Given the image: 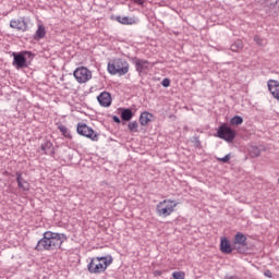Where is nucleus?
<instances>
[{"label":"nucleus","mask_w":279,"mask_h":279,"mask_svg":"<svg viewBox=\"0 0 279 279\" xmlns=\"http://www.w3.org/2000/svg\"><path fill=\"white\" fill-rule=\"evenodd\" d=\"M64 241H66V234L46 231L43 239L37 242L35 250L37 252H51L53 250H60Z\"/></svg>","instance_id":"f257e3e1"},{"label":"nucleus","mask_w":279,"mask_h":279,"mask_svg":"<svg viewBox=\"0 0 279 279\" xmlns=\"http://www.w3.org/2000/svg\"><path fill=\"white\" fill-rule=\"evenodd\" d=\"M113 260L114 258H112V255L93 257L87 265V270L89 274H104Z\"/></svg>","instance_id":"f03ea898"},{"label":"nucleus","mask_w":279,"mask_h":279,"mask_svg":"<svg viewBox=\"0 0 279 279\" xmlns=\"http://www.w3.org/2000/svg\"><path fill=\"white\" fill-rule=\"evenodd\" d=\"M178 203L171 199H163L156 206V211L159 217H169L174 210Z\"/></svg>","instance_id":"7ed1b4c3"},{"label":"nucleus","mask_w":279,"mask_h":279,"mask_svg":"<svg viewBox=\"0 0 279 279\" xmlns=\"http://www.w3.org/2000/svg\"><path fill=\"white\" fill-rule=\"evenodd\" d=\"M216 136L222 138V141H226L227 143H232V141L236 138V132L228 124H221L217 130Z\"/></svg>","instance_id":"20e7f679"},{"label":"nucleus","mask_w":279,"mask_h":279,"mask_svg":"<svg viewBox=\"0 0 279 279\" xmlns=\"http://www.w3.org/2000/svg\"><path fill=\"white\" fill-rule=\"evenodd\" d=\"M77 134L90 138V141H99V135L95 134V131L90 129L86 123H78L76 128Z\"/></svg>","instance_id":"39448f33"},{"label":"nucleus","mask_w":279,"mask_h":279,"mask_svg":"<svg viewBox=\"0 0 279 279\" xmlns=\"http://www.w3.org/2000/svg\"><path fill=\"white\" fill-rule=\"evenodd\" d=\"M11 29H16V32H27L29 29V24L26 17L12 19L10 21Z\"/></svg>","instance_id":"423d86ee"},{"label":"nucleus","mask_w":279,"mask_h":279,"mask_svg":"<svg viewBox=\"0 0 279 279\" xmlns=\"http://www.w3.org/2000/svg\"><path fill=\"white\" fill-rule=\"evenodd\" d=\"M232 247L238 251L239 254H245V234L238 232L234 235Z\"/></svg>","instance_id":"0eeeda50"},{"label":"nucleus","mask_w":279,"mask_h":279,"mask_svg":"<svg viewBox=\"0 0 279 279\" xmlns=\"http://www.w3.org/2000/svg\"><path fill=\"white\" fill-rule=\"evenodd\" d=\"M130 68L123 59H116L108 63V71H128Z\"/></svg>","instance_id":"6e6552de"},{"label":"nucleus","mask_w":279,"mask_h":279,"mask_svg":"<svg viewBox=\"0 0 279 279\" xmlns=\"http://www.w3.org/2000/svg\"><path fill=\"white\" fill-rule=\"evenodd\" d=\"M73 75L75 80L78 82V84H86L88 80L93 78V72L92 71H74Z\"/></svg>","instance_id":"1a4fd4ad"},{"label":"nucleus","mask_w":279,"mask_h":279,"mask_svg":"<svg viewBox=\"0 0 279 279\" xmlns=\"http://www.w3.org/2000/svg\"><path fill=\"white\" fill-rule=\"evenodd\" d=\"M97 101L102 108H110L112 106V96L108 92H102L97 96Z\"/></svg>","instance_id":"9d476101"},{"label":"nucleus","mask_w":279,"mask_h":279,"mask_svg":"<svg viewBox=\"0 0 279 279\" xmlns=\"http://www.w3.org/2000/svg\"><path fill=\"white\" fill-rule=\"evenodd\" d=\"M26 56H29V53L22 52V53L14 54L13 64H15L16 69H25V66H27Z\"/></svg>","instance_id":"9b49d317"},{"label":"nucleus","mask_w":279,"mask_h":279,"mask_svg":"<svg viewBox=\"0 0 279 279\" xmlns=\"http://www.w3.org/2000/svg\"><path fill=\"white\" fill-rule=\"evenodd\" d=\"M267 86L272 97L279 101V82L276 80H269Z\"/></svg>","instance_id":"f8f14e48"},{"label":"nucleus","mask_w":279,"mask_h":279,"mask_svg":"<svg viewBox=\"0 0 279 279\" xmlns=\"http://www.w3.org/2000/svg\"><path fill=\"white\" fill-rule=\"evenodd\" d=\"M232 250H234V247H232L230 240L227 238H221L220 251L222 252V254H232Z\"/></svg>","instance_id":"ddd939ff"},{"label":"nucleus","mask_w":279,"mask_h":279,"mask_svg":"<svg viewBox=\"0 0 279 279\" xmlns=\"http://www.w3.org/2000/svg\"><path fill=\"white\" fill-rule=\"evenodd\" d=\"M134 64H135L137 71H147L149 69H153V66H154V64H151L150 62L142 60V59H135Z\"/></svg>","instance_id":"4468645a"},{"label":"nucleus","mask_w":279,"mask_h":279,"mask_svg":"<svg viewBox=\"0 0 279 279\" xmlns=\"http://www.w3.org/2000/svg\"><path fill=\"white\" fill-rule=\"evenodd\" d=\"M40 151L46 156H53L56 154L53 144L50 141H46L44 144H41Z\"/></svg>","instance_id":"2eb2a0df"},{"label":"nucleus","mask_w":279,"mask_h":279,"mask_svg":"<svg viewBox=\"0 0 279 279\" xmlns=\"http://www.w3.org/2000/svg\"><path fill=\"white\" fill-rule=\"evenodd\" d=\"M15 175L19 189H22L23 191H29V183L27 180H25V178H23V173L16 172Z\"/></svg>","instance_id":"dca6fc26"},{"label":"nucleus","mask_w":279,"mask_h":279,"mask_svg":"<svg viewBox=\"0 0 279 279\" xmlns=\"http://www.w3.org/2000/svg\"><path fill=\"white\" fill-rule=\"evenodd\" d=\"M151 119H154V114L144 111L140 116V123L141 125H147L149 122H151Z\"/></svg>","instance_id":"f3484780"},{"label":"nucleus","mask_w":279,"mask_h":279,"mask_svg":"<svg viewBox=\"0 0 279 279\" xmlns=\"http://www.w3.org/2000/svg\"><path fill=\"white\" fill-rule=\"evenodd\" d=\"M134 112L130 108L121 109L122 121H132Z\"/></svg>","instance_id":"a211bd4d"},{"label":"nucleus","mask_w":279,"mask_h":279,"mask_svg":"<svg viewBox=\"0 0 279 279\" xmlns=\"http://www.w3.org/2000/svg\"><path fill=\"white\" fill-rule=\"evenodd\" d=\"M116 21L120 23L121 25H134V19L129 16H117Z\"/></svg>","instance_id":"6ab92c4d"},{"label":"nucleus","mask_w":279,"mask_h":279,"mask_svg":"<svg viewBox=\"0 0 279 279\" xmlns=\"http://www.w3.org/2000/svg\"><path fill=\"white\" fill-rule=\"evenodd\" d=\"M47 35V31L45 29V25L39 24L38 28L35 33V39L40 40Z\"/></svg>","instance_id":"aec40b11"},{"label":"nucleus","mask_w":279,"mask_h":279,"mask_svg":"<svg viewBox=\"0 0 279 279\" xmlns=\"http://www.w3.org/2000/svg\"><path fill=\"white\" fill-rule=\"evenodd\" d=\"M248 154L251 158H256L260 156V149H258V147L256 146H252L251 148H248Z\"/></svg>","instance_id":"412c9836"},{"label":"nucleus","mask_w":279,"mask_h":279,"mask_svg":"<svg viewBox=\"0 0 279 279\" xmlns=\"http://www.w3.org/2000/svg\"><path fill=\"white\" fill-rule=\"evenodd\" d=\"M58 130L65 138H71V133H69V129L65 125H59Z\"/></svg>","instance_id":"4be33fe9"},{"label":"nucleus","mask_w":279,"mask_h":279,"mask_svg":"<svg viewBox=\"0 0 279 279\" xmlns=\"http://www.w3.org/2000/svg\"><path fill=\"white\" fill-rule=\"evenodd\" d=\"M243 123V118L241 116H235L230 120V125H241Z\"/></svg>","instance_id":"5701e85b"},{"label":"nucleus","mask_w":279,"mask_h":279,"mask_svg":"<svg viewBox=\"0 0 279 279\" xmlns=\"http://www.w3.org/2000/svg\"><path fill=\"white\" fill-rule=\"evenodd\" d=\"M191 143H193L194 147H196L197 149L202 147V142L199 141V136H193L191 138Z\"/></svg>","instance_id":"b1692460"},{"label":"nucleus","mask_w":279,"mask_h":279,"mask_svg":"<svg viewBox=\"0 0 279 279\" xmlns=\"http://www.w3.org/2000/svg\"><path fill=\"white\" fill-rule=\"evenodd\" d=\"M130 132H138V122L133 121L129 123Z\"/></svg>","instance_id":"393cba45"},{"label":"nucleus","mask_w":279,"mask_h":279,"mask_svg":"<svg viewBox=\"0 0 279 279\" xmlns=\"http://www.w3.org/2000/svg\"><path fill=\"white\" fill-rule=\"evenodd\" d=\"M185 274L183 271H174L172 272L173 279H184Z\"/></svg>","instance_id":"a878e982"},{"label":"nucleus","mask_w":279,"mask_h":279,"mask_svg":"<svg viewBox=\"0 0 279 279\" xmlns=\"http://www.w3.org/2000/svg\"><path fill=\"white\" fill-rule=\"evenodd\" d=\"M110 75H118V77H123L128 71H109Z\"/></svg>","instance_id":"bb28decb"},{"label":"nucleus","mask_w":279,"mask_h":279,"mask_svg":"<svg viewBox=\"0 0 279 279\" xmlns=\"http://www.w3.org/2000/svg\"><path fill=\"white\" fill-rule=\"evenodd\" d=\"M161 86H163V88H169V86H171V80L163 78L161 82Z\"/></svg>","instance_id":"cd10ccee"},{"label":"nucleus","mask_w":279,"mask_h":279,"mask_svg":"<svg viewBox=\"0 0 279 279\" xmlns=\"http://www.w3.org/2000/svg\"><path fill=\"white\" fill-rule=\"evenodd\" d=\"M218 162H230V155H226L222 158H218Z\"/></svg>","instance_id":"c85d7f7f"},{"label":"nucleus","mask_w":279,"mask_h":279,"mask_svg":"<svg viewBox=\"0 0 279 279\" xmlns=\"http://www.w3.org/2000/svg\"><path fill=\"white\" fill-rule=\"evenodd\" d=\"M255 41L257 43V45H260V46L265 45V40H263L258 37H255Z\"/></svg>","instance_id":"c756f323"},{"label":"nucleus","mask_w":279,"mask_h":279,"mask_svg":"<svg viewBox=\"0 0 279 279\" xmlns=\"http://www.w3.org/2000/svg\"><path fill=\"white\" fill-rule=\"evenodd\" d=\"M264 276H265L266 278H272V274L270 272V270H265V271H264Z\"/></svg>","instance_id":"7c9ffc66"},{"label":"nucleus","mask_w":279,"mask_h":279,"mask_svg":"<svg viewBox=\"0 0 279 279\" xmlns=\"http://www.w3.org/2000/svg\"><path fill=\"white\" fill-rule=\"evenodd\" d=\"M113 122L114 123H121V119L119 118V117H117V116H113Z\"/></svg>","instance_id":"2f4dec72"},{"label":"nucleus","mask_w":279,"mask_h":279,"mask_svg":"<svg viewBox=\"0 0 279 279\" xmlns=\"http://www.w3.org/2000/svg\"><path fill=\"white\" fill-rule=\"evenodd\" d=\"M134 3H137L138 5H143L145 3V0H133Z\"/></svg>","instance_id":"473e14b6"},{"label":"nucleus","mask_w":279,"mask_h":279,"mask_svg":"<svg viewBox=\"0 0 279 279\" xmlns=\"http://www.w3.org/2000/svg\"><path fill=\"white\" fill-rule=\"evenodd\" d=\"M225 279H239V278H238V277H234V276L227 275V276L225 277Z\"/></svg>","instance_id":"72a5a7b5"},{"label":"nucleus","mask_w":279,"mask_h":279,"mask_svg":"<svg viewBox=\"0 0 279 279\" xmlns=\"http://www.w3.org/2000/svg\"><path fill=\"white\" fill-rule=\"evenodd\" d=\"M155 276H162V272L160 270H156Z\"/></svg>","instance_id":"f704fd0d"},{"label":"nucleus","mask_w":279,"mask_h":279,"mask_svg":"<svg viewBox=\"0 0 279 279\" xmlns=\"http://www.w3.org/2000/svg\"><path fill=\"white\" fill-rule=\"evenodd\" d=\"M80 70H81V68H76V69H75V71H80ZM82 71H88V69L82 68Z\"/></svg>","instance_id":"c9c22d12"},{"label":"nucleus","mask_w":279,"mask_h":279,"mask_svg":"<svg viewBox=\"0 0 279 279\" xmlns=\"http://www.w3.org/2000/svg\"><path fill=\"white\" fill-rule=\"evenodd\" d=\"M263 1H264V3L268 4L269 1H271V0H263Z\"/></svg>","instance_id":"e433bc0d"}]
</instances>
